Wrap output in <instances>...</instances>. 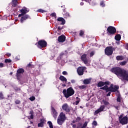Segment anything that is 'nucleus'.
Instances as JSON below:
<instances>
[{"instance_id": "20e7f679", "label": "nucleus", "mask_w": 128, "mask_h": 128, "mask_svg": "<svg viewBox=\"0 0 128 128\" xmlns=\"http://www.w3.org/2000/svg\"><path fill=\"white\" fill-rule=\"evenodd\" d=\"M66 120V114H64V113L63 112H62L58 116L57 122L58 124L62 126V124H64V120Z\"/></svg>"}, {"instance_id": "2eb2a0df", "label": "nucleus", "mask_w": 128, "mask_h": 128, "mask_svg": "<svg viewBox=\"0 0 128 128\" xmlns=\"http://www.w3.org/2000/svg\"><path fill=\"white\" fill-rule=\"evenodd\" d=\"M24 69L22 68H20L17 70V73L16 74V76L18 78V76H20V74H22L23 72H24Z\"/></svg>"}, {"instance_id": "b1692460", "label": "nucleus", "mask_w": 128, "mask_h": 128, "mask_svg": "<svg viewBox=\"0 0 128 128\" xmlns=\"http://www.w3.org/2000/svg\"><path fill=\"white\" fill-rule=\"evenodd\" d=\"M121 36L120 34H118L116 36H115V40H120Z\"/></svg>"}, {"instance_id": "9d476101", "label": "nucleus", "mask_w": 128, "mask_h": 128, "mask_svg": "<svg viewBox=\"0 0 128 128\" xmlns=\"http://www.w3.org/2000/svg\"><path fill=\"white\" fill-rule=\"evenodd\" d=\"M38 44H39L41 48H46V42L44 40H40L38 42Z\"/></svg>"}, {"instance_id": "f8f14e48", "label": "nucleus", "mask_w": 128, "mask_h": 128, "mask_svg": "<svg viewBox=\"0 0 128 128\" xmlns=\"http://www.w3.org/2000/svg\"><path fill=\"white\" fill-rule=\"evenodd\" d=\"M62 108L66 112H68L70 110V106H68V105L66 104H65L62 106Z\"/></svg>"}, {"instance_id": "680f3d73", "label": "nucleus", "mask_w": 128, "mask_h": 128, "mask_svg": "<svg viewBox=\"0 0 128 128\" xmlns=\"http://www.w3.org/2000/svg\"><path fill=\"white\" fill-rule=\"evenodd\" d=\"M68 84H70V82H68Z\"/></svg>"}, {"instance_id": "423d86ee", "label": "nucleus", "mask_w": 128, "mask_h": 128, "mask_svg": "<svg viewBox=\"0 0 128 128\" xmlns=\"http://www.w3.org/2000/svg\"><path fill=\"white\" fill-rule=\"evenodd\" d=\"M86 70V68L85 66L79 67L77 69V72L79 76H82Z\"/></svg>"}, {"instance_id": "6e6d98bb", "label": "nucleus", "mask_w": 128, "mask_h": 128, "mask_svg": "<svg viewBox=\"0 0 128 128\" xmlns=\"http://www.w3.org/2000/svg\"><path fill=\"white\" fill-rule=\"evenodd\" d=\"M72 127H73L74 128H76V124H73V125H72Z\"/></svg>"}, {"instance_id": "5fc2aeb1", "label": "nucleus", "mask_w": 128, "mask_h": 128, "mask_svg": "<svg viewBox=\"0 0 128 128\" xmlns=\"http://www.w3.org/2000/svg\"><path fill=\"white\" fill-rule=\"evenodd\" d=\"M80 102V101L78 100V101H76V104L78 105V103Z\"/></svg>"}, {"instance_id": "dca6fc26", "label": "nucleus", "mask_w": 128, "mask_h": 128, "mask_svg": "<svg viewBox=\"0 0 128 128\" xmlns=\"http://www.w3.org/2000/svg\"><path fill=\"white\" fill-rule=\"evenodd\" d=\"M109 82H100L98 83V86H99L100 88L102 86H104V84H108Z\"/></svg>"}, {"instance_id": "cd10ccee", "label": "nucleus", "mask_w": 128, "mask_h": 128, "mask_svg": "<svg viewBox=\"0 0 128 128\" xmlns=\"http://www.w3.org/2000/svg\"><path fill=\"white\" fill-rule=\"evenodd\" d=\"M38 126L42 128V126H44V122H41L40 123L38 124Z\"/></svg>"}, {"instance_id": "4468645a", "label": "nucleus", "mask_w": 128, "mask_h": 128, "mask_svg": "<svg viewBox=\"0 0 128 128\" xmlns=\"http://www.w3.org/2000/svg\"><path fill=\"white\" fill-rule=\"evenodd\" d=\"M52 114L54 116V118L56 119L57 116H58V112L56 110V109L54 108H52Z\"/></svg>"}, {"instance_id": "c9c22d12", "label": "nucleus", "mask_w": 128, "mask_h": 128, "mask_svg": "<svg viewBox=\"0 0 128 128\" xmlns=\"http://www.w3.org/2000/svg\"><path fill=\"white\" fill-rule=\"evenodd\" d=\"M117 102H120V96H118Z\"/></svg>"}, {"instance_id": "58836bf2", "label": "nucleus", "mask_w": 128, "mask_h": 128, "mask_svg": "<svg viewBox=\"0 0 128 128\" xmlns=\"http://www.w3.org/2000/svg\"><path fill=\"white\" fill-rule=\"evenodd\" d=\"M62 74H64V76H66L68 75V72H66V71H64L62 72Z\"/></svg>"}, {"instance_id": "052dcab7", "label": "nucleus", "mask_w": 128, "mask_h": 128, "mask_svg": "<svg viewBox=\"0 0 128 128\" xmlns=\"http://www.w3.org/2000/svg\"><path fill=\"white\" fill-rule=\"evenodd\" d=\"M10 74H12V72H10Z\"/></svg>"}, {"instance_id": "bb28decb", "label": "nucleus", "mask_w": 128, "mask_h": 128, "mask_svg": "<svg viewBox=\"0 0 128 128\" xmlns=\"http://www.w3.org/2000/svg\"><path fill=\"white\" fill-rule=\"evenodd\" d=\"M48 124L50 128H54V126H52V123L50 121H48Z\"/></svg>"}, {"instance_id": "37998d69", "label": "nucleus", "mask_w": 128, "mask_h": 128, "mask_svg": "<svg viewBox=\"0 0 128 128\" xmlns=\"http://www.w3.org/2000/svg\"><path fill=\"white\" fill-rule=\"evenodd\" d=\"M32 118H34V116L32 115V114H31L30 116H29V119L32 120Z\"/></svg>"}, {"instance_id": "2f4dec72", "label": "nucleus", "mask_w": 128, "mask_h": 128, "mask_svg": "<svg viewBox=\"0 0 128 128\" xmlns=\"http://www.w3.org/2000/svg\"><path fill=\"white\" fill-rule=\"evenodd\" d=\"M80 118L78 117V118H76V121L74 120V121L72 122V123H73V124H74V122H80Z\"/></svg>"}, {"instance_id": "a211bd4d", "label": "nucleus", "mask_w": 128, "mask_h": 128, "mask_svg": "<svg viewBox=\"0 0 128 128\" xmlns=\"http://www.w3.org/2000/svg\"><path fill=\"white\" fill-rule=\"evenodd\" d=\"M28 16L25 15L24 16L22 17L20 19V22L22 24V22H24V20H28Z\"/></svg>"}, {"instance_id": "7ed1b4c3", "label": "nucleus", "mask_w": 128, "mask_h": 128, "mask_svg": "<svg viewBox=\"0 0 128 128\" xmlns=\"http://www.w3.org/2000/svg\"><path fill=\"white\" fill-rule=\"evenodd\" d=\"M63 94L64 96L66 97V98H68L70 96H72L74 94V90L72 88H69L66 90H64Z\"/></svg>"}, {"instance_id": "6ab92c4d", "label": "nucleus", "mask_w": 128, "mask_h": 128, "mask_svg": "<svg viewBox=\"0 0 128 128\" xmlns=\"http://www.w3.org/2000/svg\"><path fill=\"white\" fill-rule=\"evenodd\" d=\"M57 20L58 22H62L61 24H66V20H64V19L62 18H58Z\"/></svg>"}, {"instance_id": "f257e3e1", "label": "nucleus", "mask_w": 128, "mask_h": 128, "mask_svg": "<svg viewBox=\"0 0 128 128\" xmlns=\"http://www.w3.org/2000/svg\"><path fill=\"white\" fill-rule=\"evenodd\" d=\"M112 72L115 74L120 80H128V72L120 68H114L111 69Z\"/></svg>"}, {"instance_id": "f704fd0d", "label": "nucleus", "mask_w": 128, "mask_h": 128, "mask_svg": "<svg viewBox=\"0 0 128 128\" xmlns=\"http://www.w3.org/2000/svg\"><path fill=\"white\" fill-rule=\"evenodd\" d=\"M37 12H46V11L42 10V9H39L37 10Z\"/></svg>"}, {"instance_id": "4be33fe9", "label": "nucleus", "mask_w": 128, "mask_h": 128, "mask_svg": "<svg viewBox=\"0 0 128 128\" xmlns=\"http://www.w3.org/2000/svg\"><path fill=\"white\" fill-rule=\"evenodd\" d=\"M60 80H62V82H66V80H67L66 78V77H64L62 76H60Z\"/></svg>"}, {"instance_id": "09e8293b", "label": "nucleus", "mask_w": 128, "mask_h": 128, "mask_svg": "<svg viewBox=\"0 0 128 128\" xmlns=\"http://www.w3.org/2000/svg\"><path fill=\"white\" fill-rule=\"evenodd\" d=\"M71 82L72 84H74V82H76V80H72Z\"/></svg>"}, {"instance_id": "aec40b11", "label": "nucleus", "mask_w": 128, "mask_h": 128, "mask_svg": "<svg viewBox=\"0 0 128 128\" xmlns=\"http://www.w3.org/2000/svg\"><path fill=\"white\" fill-rule=\"evenodd\" d=\"M88 126V122H84V125L82 126V124H80V123L78 124V128H86V126Z\"/></svg>"}, {"instance_id": "c03bdc74", "label": "nucleus", "mask_w": 128, "mask_h": 128, "mask_svg": "<svg viewBox=\"0 0 128 128\" xmlns=\"http://www.w3.org/2000/svg\"><path fill=\"white\" fill-rule=\"evenodd\" d=\"M80 88H82V90H84V88H86V86H80Z\"/></svg>"}, {"instance_id": "393cba45", "label": "nucleus", "mask_w": 128, "mask_h": 128, "mask_svg": "<svg viewBox=\"0 0 128 128\" xmlns=\"http://www.w3.org/2000/svg\"><path fill=\"white\" fill-rule=\"evenodd\" d=\"M117 60H122L124 57L122 56H117L116 57Z\"/></svg>"}, {"instance_id": "412c9836", "label": "nucleus", "mask_w": 128, "mask_h": 128, "mask_svg": "<svg viewBox=\"0 0 128 128\" xmlns=\"http://www.w3.org/2000/svg\"><path fill=\"white\" fill-rule=\"evenodd\" d=\"M92 79L89 78V79H85L84 81L83 82L84 84H88L90 82V80Z\"/></svg>"}, {"instance_id": "c756f323", "label": "nucleus", "mask_w": 128, "mask_h": 128, "mask_svg": "<svg viewBox=\"0 0 128 128\" xmlns=\"http://www.w3.org/2000/svg\"><path fill=\"white\" fill-rule=\"evenodd\" d=\"M114 108H115L116 110H120V104L114 105Z\"/></svg>"}, {"instance_id": "79ce46f5", "label": "nucleus", "mask_w": 128, "mask_h": 128, "mask_svg": "<svg viewBox=\"0 0 128 128\" xmlns=\"http://www.w3.org/2000/svg\"><path fill=\"white\" fill-rule=\"evenodd\" d=\"M100 6L102 7L104 6V2L102 1L100 2Z\"/></svg>"}, {"instance_id": "5701e85b", "label": "nucleus", "mask_w": 128, "mask_h": 128, "mask_svg": "<svg viewBox=\"0 0 128 128\" xmlns=\"http://www.w3.org/2000/svg\"><path fill=\"white\" fill-rule=\"evenodd\" d=\"M13 5L12 6H16V4H18V0H12Z\"/></svg>"}, {"instance_id": "72a5a7b5", "label": "nucleus", "mask_w": 128, "mask_h": 128, "mask_svg": "<svg viewBox=\"0 0 128 128\" xmlns=\"http://www.w3.org/2000/svg\"><path fill=\"white\" fill-rule=\"evenodd\" d=\"M30 100L32 102L33 100H36V98L34 96H32L30 98Z\"/></svg>"}, {"instance_id": "7c9ffc66", "label": "nucleus", "mask_w": 128, "mask_h": 128, "mask_svg": "<svg viewBox=\"0 0 128 128\" xmlns=\"http://www.w3.org/2000/svg\"><path fill=\"white\" fill-rule=\"evenodd\" d=\"M104 104L105 106H110V103L106 101H104Z\"/></svg>"}, {"instance_id": "9b49d317", "label": "nucleus", "mask_w": 128, "mask_h": 128, "mask_svg": "<svg viewBox=\"0 0 128 128\" xmlns=\"http://www.w3.org/2000/svg\"><path fill=\"white\" fill-rule=\"evenodd\" d=\"M81 60L84 62L85 64H88V60H86V54L82 55V56H81Z\"/></svg>"}, {"instance_id": "ddd939ff", "label": "nucleus", "mask_w": 128, "mask_h": 128, "mask_svg": "<svg viewBox=\"0 0 128 128\" xmlns=\"http://www.w3.org/2000/svg\"><path fill=\"white\" fill-rule=\"evenodd\" d=\"M64 40H66V36L64 35H62L58 38V42H64Z\"/></svg>"}, {"instance_id": "8fccbe9b", "label": "nucleus", "mask_w": 128, "mask_h": 128, "mask_svg": "<svg viewBox=\"0 0 128 128\" xmlns=\"http://www.w3.org/2000/svg\"><path fill=\"white\" fill-rule=\"evenodd\" d=\"M52 16H56V13H52Z\"/></svg>"}, {"instance_id": "39448f33", "label": "nucleus", "mask_w": 128, "mask_h": 128, "mask_svg": "<svg viewBox=\"0 0 128 128\" xmlns=\"http://www.w3.org/2000/svg\"><path fill=\"white\" fill-rule=\"evenodd\" d=\"M124 116V114H121L118 118L119 122L121 124H126L128 122V118L126 116Z\"/></svg>"}, {"instance_id": "4c0bfd02", "label": "nucleus", "mask_w": 128, "mask_h": 128, "mask_svg": "<svg viewBox=\"0 0 128 128\" xmlns=\"http://www.w3.org/2000/svg\"><path fill=\"white\" fill-rule=\"evenodd\" d=\"M84 31L80 30V36H83V35H84Z\"/></svg>"}, {"instance_id": "a878e982", "label": "nucleus", "mask_w": 128, "mask_h": 128, "mask_svg": "<svg viewBox=\"0 0 128 128\" xmlns=\"http://www.w3.org/2000/svg\"><path fill=\"white\" fill-rule=\"evenodd\" d=\"M92 126L93 128H94V126H98V122H96V120H94L92 122Z\"/></svg>"}, {"instance_id": "a18cd8bd", "label": "nucleus", "mask_w": 128, "mask_h": 128, "mask_svg": "<svg viewBox=\"0 0 128 128\" xmlns=\"http://www.w3.org/2000/svg\"><path fill=\"white\" fill-rule=\"evenodd\" d=\"M94 54V52H92L90 53V56H92Z\"/></svg>"}, {"instance_id": "bf43d9fd", "label": "nucleus", "mask_w": 128, "mask_h": 128, "mask_svg": "<svg viewBox=\"0 0 128 128\" xmlns=\"http://www.w3.org/2000/svg\"><path fill=\"white\" fill-rule=\"evenodd\" d=\"M62 86H66V84H63Z\"/></svg>"}, {"instance_id": "0eeeda50", "label": "nucleus", "mask_w": 128, "mask_h": 128, "mask_svg": "<svg viewBox=\"0 0 128 128\" xmlns=\"http://www.w3.org/2000/svg\"><path fill=\"white\" fill-rule=\"evenodd\" d=\"M113 50L112 47H107L105 49V54L106 56H112V54Z\"/></svg>"}, {"instance_id": "603ef678", "label": "nucleus", "mask_w": 128, "mask_h": 128, "mask_svg": "<svg viewBox=\"0 0 128 128\" xmlns=\"http://www.w3.org/2000/svg\"><path fill=\"white\" fill-rule=\"evenodd\" d=\"M68 16H70V14L66 13V16H65V18H68Z\"/></svg>"}, {"instance_id": "c85d7f7f", "label": "nucleus", "mask_w": 128, "mask_h": 128, "mask_svg": "<svg viewBox=\"0 0 128 128\" xmlns=\"http://www.w3.org/2000/svg\"><path fill=\"white\" fill-rule=\"evenodd\" d=\"M4 94L2 92H0V100H4Z\"/></svg>"}, {"instance_id": "1a4fd4ad", "label": "nucleus", "mask_w": 128, "mask_h": 128, "mask_svg": "<svg viewBox=\"0 0 128 128\" xmlns=\"http://www.w3.org/2000/svg\"><path fill=\"white\" fill-rule=\"evenodd\" d=\"M102 112H104V106H101L98 110H96L94 112V114H98Z\"/></svg>"}, {"instance_id": "49530a36", "label": "nucleus", "mask_w": 128, "mask_h": 128, "mask_svg": "<svg viewBox=\"0 0 128 128\" xmlns=\"http://www.w3.org/2000/svg\"><path fill=\"white\" fill-rule=\"evenodd\" d=\"M0 68H4V64L0 63Z\"/></svg>"}, {"instance_id": "f03ea898", "label": "nucleus", "mask_w": 128, "mask_h": 128, "mask_svg": "<svg viewBox=\"0 0 128 128\" xmlns=\"http://www.w3.org/2000/svg\"><path fill=\"white\" fill-rule=\"evenodd\" d=\"M118 86H114V85L112 84L110 85V88H108V86H105L104 87H102L100 88V90H106V92H116L118 90Z\"/></svg>"}, {"instance_id": "a19ab883", "label": "nucleus", "mask_w": 128, "mask_h": 128, "mask_svg": "<svg viewBox=\"0 0 128 128\" xmlns=\"http://www.w3.org/2000/svg\"><path fill=\"white\" fill-rule=\"evenodd\" d=\"M27 66H28V68H33L34 66L32 65V64H29L27 65Z\"/></svg>"}, {"instance_id": "f3484780", "label": "nucleus", "mask_w": 128, "mask_h": 128, "mask_svg": "<svg viewBox=\"0 0 128 128\" xmlns=\"http://www.w3.org/2000/svg\"><path fill=\"white\" fill-rule=\"evenodd\" d=\"M20 12L23 14V16H24L26 12H28V10L26 8H24L20 10Z\"/></svg>"}, {"instance_id": "e433bc0d", "label": "nucleus", "mask_w": 128, "mask_h": 128, "mask_svg": "<svg viewBox=\"0 0 128 128\" xmlns=\"http://www.w3.org/2000/svg\"><path fill=\"white\" fill-rule=\"evenodd\" d=\"M12 60H8V59H6L5 60V62H11Z\"/></svg>"}, {"instance_id": "13d9d810", "label": "nucleus", "mask_w": 128, "mask_h": 128, "mask_svg": "<svg viewBox=\"0 0 128 128\" xmlns=\"http://www.w3.org/2000/svg\"><path fill=\"white\" fill-rule=\"evenodd\" d=\"M82 0V1L84 0V2H88V0Z\"/></svg>"}, {"instance_id": "473e14b6", "label": "nucleus", "mask_w": 128, "mask_h": 128, "mask_svg": "<svg viewBox=\"0 0 128 128\" xmlns=\"http://www.w3.org/2000/svg\"><path fill=\"white\" fill-rule=\"evenodd\" d=\"M126 64V61H124V62H120V66H124V64Z\"/></svg>"}, {"instance_id": "864d4df0", "label": "nucleus", "mask_w": 128, "mask_h": 128, "mask_svg": "<svg viewBox=\"0 0 128 128\" xmlns=\"http://www.w3.org/2000/svg\"><path fill=\"white\" fill-rule=\"evenodd\" d=\"M110 96V92H109L108 94H107V96Z\"/></svg>"}, {"instance_id": "3c124183", "label": "nucleus", "mask_w": 128, "mask_h": 128, "mask_svg": "<svg viewBox=\"0 0 128 128\" xmlns=\"http://www.w3.org/2000/svg\"><path fill=\"white\" fill-rule=\"evenodd\" d=\"M6 54H7L8 56H12L10 53H8Z\"/></svg>"}, {"instance_id": "4d7b16f0", "label": "nucleus", "mask_w": 128, "mask_h": 128, "mask_svg": "<svg viewBox=\"0 0 128 128\" xmlns=\"http://www.w3.org/2000/svg\"><path fill=\"white\" fill-rule=\"evenodd\" d=\"M80 6H84V2H81L80 3Z\"/></svg>"}, {"instance_id": "de8ad7c7", "label": "nucleus", "mask_w": 128, "mask_h": 128, "mask_svg": "<svg viewBox=\"0 0 128 128\" xmlns=\"http://www.w3.org/2000/svg\"><path fill=\"white\" fill-rule=\"evenodd\" d=\"M24 16V14H18V18H20V16Z\"/></svg>"}, {"instance_id": "ea45409f", "label": "nucleus", "mask_w": 128, "mask_h": 128, "mask_svg": "<svg viewBox=\"0 0 128 128\" xmlns=\"http://www.w3.org/2000/svg\"><path fill=\"white\" fill-rule=\"evenodd\" d=\"M16 104H20V100H16L15 101Z\"/></svg>"}, {"instance_id": "6e6552de", "label": "nucleus", "mask_w": 128, "mask_h": 128, "mask_svg": "<svg viewBox=\"0 0 128 128\" xmlns=\"http://www.w3.org/2000/svg\"><path fill=\"white\" fill-rule=\"evenodd\" d=\"M107 30L108 32H109V34H116V28L112 26H109Z\"/></svg>"}]
</instances>
